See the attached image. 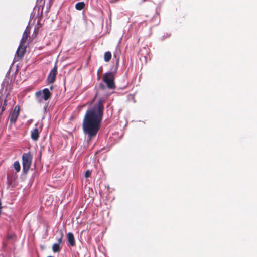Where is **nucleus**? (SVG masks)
<instances>
[{"label":"nucleus","mask_w":257,"mask_h":257,"mask_svg":"<svg viewBox=\"0 0 257 257\" xmlns=\"http://www.w3.org/2000/svg\"><path fill=\"white\" fill-rule=\"evenodd\" d=\"M104 109L103 101L100 99L93 107L88 109L85 113L82 127L84 134L88 135L89 140L95 137L98 132Z\"/></svg>","instance_id":"f257e3e1"},{"label":"nucleus","mask_w":257,"mask_h":257,"mask_svg":"<svg viewBox=\"0 0 257 257\" xmlns=\"http://www.w3.org/2000/svg\"><path fill=\"white\" fill-rule=\"evenodd\" d=\"M32 158L30 152L24 153L22 155L23 171L25 174H27L30 168Z\"/></svg>","instance_id":"f03ea898"},{"label":"nucleus","mask_w":257,"mask_h":257,"mask_svg":"<svg viewBox=\"0 0 257 257\" xmlns=\"http://www.w3.org/2000/svg\"><path fill=\"white\" fill-rule=\"evenodd\" d=\"M114 75L112 72H108L105 74L103 81L106 84L107 87L109 89L115 88Z\"/></svg>","instance_id":"7ed1b4c3"},{"label":"nucleus","mask_w":257,"mask_h":257,"mask_svg":"<svg viewBox=\"0 0 257 257\" xmlns=\"http://www.w3.org/2000/svg\"><path fill=\"white\" fill-rule=\"evenodd\" d=\"M57 74V66L56 65L54 66L53 68L51 70L47 78V82L48 84L53 83L55 80Z\"/></svg>","instance_id":"20e7f679"},{"label":"nucleus","mask_w":257,"mask_h":257,"mask_svg":"<svg viewBox=\"0 0 257 257\" xmlns=\"http://www.w3.org/2000/svg\"><path fill=\"white\" fill-rule=\"evenodd\" d=\"M20 111V106L19 105L15 106L13 111L9 116L10 121L11 124L15 123L16 122L17 118L19 115Z\"/></svg>","instance_id":"39448f33"},{"label":"nucleus","mask_w":257,"mask_h":257,"mask_svg":"<svg viewBox=\"0 0 257 257\" xmlns=\"http://www.w3.org/2000/svg\"><path fill=\"white\" fill-rule=\"evenodd\" d=\"M42 94H43V98L45 101L50 99L52 95V93L50 92L48 88H45L43 90L42 92L41 91L36 92L35 96L37 98H39Z\"/></svg>","instance_id":"423d86ee"},{"label":"nucleus","mask_w":257,"mask_h":257,"mask_svg":"<svg viewBox=\"0 0 257 257\" xmlns=\"http://www.w3.org/2000/svg\"><path fill=\"white\" fill-rule=\"evenodd\" d=\"M26 48L24 44L20 43L16 52L17 56L20 58L23 57L26 52Z\"/></svg>","instance_id":"0eeeda50"},{"label":"nucleus","mask_w":257,"mask_h":257,"mask_svg":"<svg viewBox=\"0 0 257 257\" xmlns=\"http://www.w3.org/2000/svg\"><path fill=\"white\" fill-rule=\"evenodd\" d=\"M31 137L34 141H37L39 138V132L38 128L36 127L34 128L31 133Z\"/></svg>","instance_id":"6e6552de"},{"label":"nucleus","mask_w":257,"mask_h":257,"mask_svg":"<svg viewBox=\"0 0 257 257\" xmlns=\"http://www.w3.org/2000/svg\"><path fill=\"white\" fill-rule=\"evenodd\" d=\"M67 238L68 242L71 246L75 245V241L73 234L71 232H69L67 234Z\"/></svg>","instance_id":"1a4fd4ad"},{"label":"nucleus","mask_w":257,"mask_h":257,"mask_svg":"<svg viewBox=\"0 0 257 257\" xmlns=\"http://www.w3.org/2000/svg\"><path fill=\"white\" fill-rule=\"evenodd\" d=\"M29 33H30V32L27 31V30H25L24 32V33L23 34L22 38L21 40V42H20L21 44H24L26 42V41L28 39V35H29Z\"/></svg>","instance_id":"9d476101"},{"label":"nucleus","mask_w":257,"mask_h":257,"mask_svg":"<svg viewBox=\"0 0 257 257\" xmlns=\"http://www.w3.org/2000/svg\"><path fill=\"white\" fill-rule=\"evenodd\" d=\"M85 4L84 2H80L76 3L75 8L78 10H81L84 8Z\"/></svg>","instance_id":"9b49d317"},{"label":"nucleus","mask_w":257,"mask_h":257,"mask_svg":"<svg viewBox=\"0 0 257 257\" xmlns=\"http://www.w3.org/2000/svg\"><path fill=\"white\" fill-rule=\"evenodd\" d=\"M104 58L105 62H109L111 58V53L110 51L106 52L104 53Z\"/></svg>","instance_id":"f8f14e48"},{"label":"nucleus","mask_w":257,"mask_h":257,"mask_svg":"<svg viewBox=\"0 0 257 257\" xmlns=\"http://www.w3.org/2000/svg\"><path fill=\"white\" fill-rule=\"evenodd\" d=\"M61 247L60 244L54 243L52 246V250L54 252H58L60 251Z\"/></svg>","instance_id":"ddd939ff"},{"label":"nucleus","mask_w":257,"mask_h":257,"mask_svg":"<svg viewBox=\"0 0 257 257\" xmlns=\"http://www.w3.org/2000/svg\"><path fill=\"white\" fill-rule=\"evenodd\" d=\"M13 166L17 172H19L20 171L21 166L18 161H15L14 163Z\"/></svg>","instance_id":"4468645a"},{"label":"nucleus","mask_w":257,"mask_h":257,"mask_svg":"<svg viewBox=\"0 0 257 257\" xmlns=\"http://www.w3.org/2000/svg\"><path fill=\"white\" fill-rule=\"evenodd\" d=\"M63 237V233L62 232H61V234H60V237L57 238V240L58 241V243H57V244H59L60 245V244L62 243Z\"/></svg>","instance_id":"2eb2a0df"},{"label":"nucleus","mask_w":257,"mask_h":257,"mask_svg":"<svg viewBox=\"0 0 257 257\" xmlns=\"http://www.w3.org/2000/svg\"><path fill=\"white\" fill-rule=\"evenodd\" d=\"M7 105V100L5 99L4 104L1 108V112L0 113L1 114L2 113L3 111L5 110Z\"/></svg>","instance_id":"dca6fc26"},{"label":"nucleus","mask_w":257,"mask_h":257,"mask_svg":"<svg viewBox=\"0 0 257 257\" xmlns=\"http://www.w3.org/2000/svg\"><path fill=\"white\" fill-rule=\"evenodd\" d=\"M91 174V172L90 170H88L85 172V174H84L85 177L88 178V177H90Z\"/></svg>","instance_id":"f3484780"},{"label":"nucleus","mask_w":257,"mask_h":257,"mask_svg":"<svg viewBox=\"0 0 257 257\" xmlns=\"http://www.w3.org/2000/svg\"><path fill=\"white\" fill-rule=\"evenodd\" d=\"M14 237V235H12V234L8 235L7 236V239L9 240L13 239Z\"/></svg>","instance_id":"a211bd4d"},{"label":"nucleus","mask_w":257,"mask_h":257,"mask_svg":"<svg viewBox=\"0 0 257 257\" xmlns=\"http://www.w3.org/2000/svg\"><path fill=\"white\" fill-rule=\"evenodd\" d=\"M50 89H51V90H52V89H53V86H51V87H50Z\"/></svg>","instance_id":"6ab92c4d"}]
</instances>
